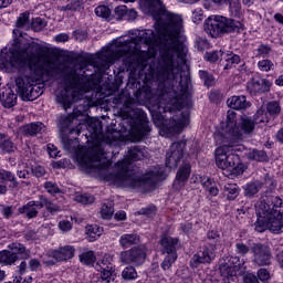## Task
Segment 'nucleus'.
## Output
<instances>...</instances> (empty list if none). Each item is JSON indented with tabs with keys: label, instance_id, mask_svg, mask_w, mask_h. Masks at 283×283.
<instances>
[{
	"label": "nucleus",
	"instance_id": "obj_1",
	"mask_svg": "<svg viewBox=\"0 0 283 283\" xmlns=\"http://www.w3.org/2000/svg\"><path fill=\"white\" fill-rule=\"evenodd\" d=\"M148 6L157 34L154 30H143L130 40H116L103 49L101 56L106 63L124 56L127 72H138L145 85L156 81L159 105H164V112H175V115L167 119L157 113L153 120L167 134H180L189 125V111L182 113L180 109L191 105L189 73L180 74L182 67H187L185 44L180 42L182 15L167 11L160 0H148Z\"/></svg>",
	"mask_w": 283,
	"mask_h": 283
},
{
	"label": "nucleus",
	"instance_id": "obj_2",
	"mask_svg": "<svg viewBox=\"0 0 283 283\" xmlns=\"http://www.w3.org/2000/svg\"><path fill=\"white\" fill-rule=\"evenodd\" d=\"M38 45L34 42L21 43L14 40V45L9 52L0 54V67H25L30 70L29 75L18 76L14 78L18 94L22 101H36L43 94V81L50 78H62L67 90L60 97L63 109L67 111L72 107V103L83 99V91L81 90V77L83 67L78 65L67 66L57 64L50 57H41L36 55Z\"/></svg>",
	"mask_w": 283,
	"mask_h": 283
},
{
	"label": "nucleus",
	"instance_id": "obj_3",
	"mask_svg": "<svg viewBox=\"0 0 283 283\" xmlns=\"http://www.w3.org/2000/svg\"><path fill=\"white\" fill-rule=\"evenodd\" d=\"M147 157V150L143 146H133L122 161H117L118 172L111 175V180L116 187H129L130 189H145V187H156L163 175V170H151L142 179L136 177L134 170L129 169L132 163L143 160Z\"/></svg>",
	"mask_w": 283,
	"mask_h": 283
},
{
	"label": "nucleus",
	"instance_id": "obj_4",
	"mask_svg": "<svg viewBox=\"0 0 283 283\" xmlns=\"http://www.w3.org/2000/svg\"><path fill=\"white\" fill-rule=\"evenodd\" d=\"M87 130L90 132L92 138L97 142L91 148V160L93 163H98L97 167H101V161L103 158H107V147H112V140H114V132L109 130L107 127L106 133H103V122L98 119H90Z\"/></svg>",
	"mask_w": 283,
	"mask_h": 283
},
{
	"label": "nucleus",
	"instance_id": "obj_5",
	"mask_svg": "<svg viewBox=\"0 0 283 283\" xmlns=\"http://www.w3.org/2000/svg\"><path fill=\"white\" fill-rule=\"evenodd\" d=\"M125 114L127 116V123H129V133L135 142H140L145 138L151 127L149 126V119H147V114L140 108H134V99L128 98L124 102Z\"/></svg>",
	"mask_w": 283,
	"mask_h": 283
},
{
	"label": "nucleus",
	"instance_id": "obj_6",
	"mask_svg": "<svg viewBox=\"0 0 283 283\" xmlns=\"http://www.w3.org/2000/svg\"><path fill=\"white\" fill-rule=\"evenodd\" d=\"M78 116H83V111L74 108L72 114L67 116L63 115L60 117V138L63 148L66 151H70V149H72V138L76 140V138H78V135L81 134V129L78 128Z\"/></svg>",
	"mask_w": 283,
	"mask_h": 283
},
{
	"label": "nucleus",
	"instance_id": "obj_7",
	"mask_svg": "<svg viewBox=\"0 0 283 283\" xmlns=\"http://www.w3.org/2000/svg\"><path fill=\"white\" fill-rule=\"evenodd\" d=\"M203 28L205 32L212 39H220L224 34L240 32L242 30V22L223 15H211L206 20Z\"/></svg>",
	"mask_w": 283,
	"mask_h": 283
},
{
	"label": "nucleus",
	"instance_id": "obj_8",
	"mask_svg": "<svg viewBox=\"0 0 283 283\" xmlns=\"http://www.w3.org/2000/svg\"><path fill=\"white\" fill-rule=\"evenodd\" d=\"M261 123L255 122V114L253 118L251 117H242L241 119V128L235 124V113L229 111L227 117V125L223 129L224 136L230 138V140H238L242 138L244 134H251L253 129H255V125H260Z\"/></svg>",
	"mask_w": 283,
	"mask_h": 283
},
{
	"label": "nucleus",
	"instance_id": "obj_9",
	"mask_svg": "<svg viewBox=\"0 0 283 283\" xmlns=\"http://www.w3.org/2000/svg\"><path fill=\"white\" fill-rule=\"evenodd\" d=\"M217 167L222 170L230 171L228 176H240L238 169V157L233 154L232 145H222L214 150Z\"/></svg>",
	"mask_w": 283,
	"mask_h": 283
},
{
	"label": "nucleus",
	"instance_id": "obj_10",
	"mask_svg": "<svg viewBox=\"0 0 283 283\" xmlns=\"http://www.w3.org/2000/svg\"><path fill=\"white\" fill-rule=\"evenodd\" d=\"M282 198L274 196L273 192L265 190L261 196L260 201L256 206L258 216H263V218L272 216H280L282 213Z\"/></svg>",
	"mask_w": 283,
	"mask_h": 283
},
{
	"label": "nucleus",
	"instance_id": "obj_11",
	"mask_svg": "<svg viewBox=\"0 0 283 283\" xmlns=\"http://www.w3.org/2000/svg\"><path fill=\"white\" fill-rule=\"evenodd\" d=\"M9 250L0 251V264L12 266L19 260H30L32 252L23 243L13 242L8 245Z\"/></svg>",
	"mask_w": 283,
	"mask_h": 283
},
{
	"label": "nucleus",
	"instance_id": "obj_12",
	"mask_svg": "<svg viewBox=\"0 0 283 283\" xmlns=\"http://www.w3.org/2000/svg\"><path fill=\"white\" fill-rule=\"evenodd\" d=\"M147 259V247L135 245L129 250L119 253V262L122 264H133V266H142Z\"/></svg>",
	"mask_w": 283,
	"mask_h": 283
},
{
	"label": "nucleus",
	"instance_id": "obj_13",
	"mask_svg": "<svg viewBox=\"0 0 283 283\" xmlns=\"http://www.w3.org/2000/svg\"><path fill=\"white\" fill-rule=\"evenodd\" d=\"M282 112V106L280 102L272 101L269 102L265 106L262 105L255 113V123H269L271 118H277Z\"/></svg>",
	"mask_w": 283,
	"mask_h": 283
},
{
	"label": "nucleus",
	"instance_id": "obj_14",
	"mask_svg": "<svg viewBox=\"0 0 283 283\" xmlns=\"http://www.w3.org/2000/svg\"><path fill=\"white\" fill-rule=\"evenodd\" d=\"M185 147H187L186 140L174 143L170 146L169 151L166 154V167H168V169L178 168V163H180L182 156H185Z\"/></svg>",
	"mask_w": 283,
	"mask_h": 283
},
{
	"label": "nucleus",
	"instance_id": "obj_15",
	"mask_svg": "<svg viewBox=\"0 0 283 283\" xmlns=\"http://www.w3.org/2000/svg\"><path fill=\"white\" fill-rule=\"evenodd\" d=\"M253 253V262L258 266H269L271 264V250L262 243H253L251 247Z\"/></svg>",
	"mask_w": 283,
	"mask_h": 283
},
{
	"label": "nucleus",
	"instance_id": "obj_16",
	"mask_svg": "<svg viewBox=\"0 0 283 283\" xmlns=\"http://www.w3.org/2000/svg\"><path fill=\"white\" fill-rule=\"evenodd\" d=\"M271 81L266 78L253 77L251 81L248 82L247 90L250 95L258 96V94L261 95L271 92Z\"/></svg>",
	"mask_w": 283,
	"mask_h": 283
},
{
	"label": "nucleus",
	"instance_id": "obj_17",
	"mask_svg": "<svg viewBox=\"0 0 283 283\" xmlns=\"http://www.w3.org/2000/svg\"><path fill=\"white\" fill-rule=\"evenodd\" d=\"M216 258V253H213V248H203V251H199L193 254L190 260L191 269H198L200 264H210Z\"/></svg>",
	"mask_w": 283,
	"mask_h": 283
},
{
	"label": "nucleus",
	"instance_id": "obj_18",
	"mask_svg": "<svg viewBox=\"0 0 283 283\" xmlns=\"http://www.w3.org/2000/svg\"><path fill=\"white\" fill-rule=\"evenodd\" d=\"M75 249L72 245H64L52 251L51 255L56 262H65L74 258Z\"/></svg>",
	"mask_w": 283,
	"mask_h": 283
},
{
	"label": "nucleus",
	"instance_id": "obj_19",
	"mask_svg": "<svg viewBox=\"0 0 283 283\" xmlns=\"http://www.w3.org/2000/svg\"><path fill=\"white\" fill-rule=\"evenodd\" d=\"M180 240L178 238L163 237L160 240L161 252L167 253V255H178V243Z\"/></svg>",
	"mask_w": 283,
	"mask_h": 283
},
{
	"label": "nucleus",
	"instance_id": "obj_20",
	"mask_svg": "<svg viewBox=\"0 0 283 283\" xmlns=\"http://www.w3.org/2000/svg\"><path fill=\"white\" fill-rule=\"evenodd\" d=\"M40 201H29L27 205L18 209L19 213L24 214L29 220H32L39 216Z\"/></svg>",
	"mask_w": 283,
	"mask_h": 283
},
{
	"label": "nucleus",
	"instance_id": "obj_21",
	"mask_svg": "<svg viewBox=\"0 0 283 283\" xmlns=\"http://www.w3.org/2000/svg\"><path fill=\"white\" fill-rule=\"evenodd\" d=\"M18 149L19 147H17V144L12 142L10 136H8L7 134L0 133V153L2 155L15 154Z\"/></svg>",
	"mask_w": 283,
	"mask_h": 283
},
{
	"label": "nucleus",
	"instance_id": "obj_22",
	"mask_svg": "<svg viewBox=\"0 0 283 283\" xmlns=\"http://www.w3.org/2000/svg\"><path fill=\"white\" fill-rule=\"evenodd\" d=\"M220 273L222 277H224V283H233L235 282V277L238 275V270L235 266H231L227 263H221L219 266Z\"/></svg>",
	"mask_w": 283,
	"mask_h": 283
},
{
	"label": "nucleus",
	"instance_id": "obj_23",
	"mask_svg": "<svg viewBox=\"0 0 283 283\" xmlns=\"http://www.w3.org/2000/svg\"><path fill=\"white\" fill-rule=\"evenodd\" d=\"M227 105L230 109H247V107H251V103L247 101L244 95L228 98Z\"/></svg>",
	"mask_w": 283,
	"mask_h": 283
},
{
	"label": "nucleus",
	"instance_id": "obj_24",
	"mask_svg": "<svg viewBox=\"0 0 283 283\" xmlns=\"http://www.w3.org/2000/svg\"><path fill=\"white\" fill-rule=\"evenodd\" d=\"M0 101L3 107L10 109L11 107H14V105H17V94H14L11 88H7L4 91L1 90Z\"/></svg>",
	"mask_w": 283,
	"mask_h": 283
},
{
	"label": "nucleus",
	"instance_id": "obj_25",
	"mask_svg": "<svg viewBox=\"0 0 283 283\" xmlns=\"http://www.w3.org/2000/svg\"><path fill=\"white\" fill-rule=\"evenodd\" d=\"M43 129H45V125H43V123L36 122L22 126L21 133L23 136H36V134H41Z\"/></svg>",
	"mask_w": 283,
	"mask_h": 283
},
{
	"label": "nucleus",
	"instance_id": "obj_26",
	"mask_svg": "<svg viewBox=\"0 0 283 283\" xmlns=\"http://www.w3.org/2000/svg\"><path fill=\"white\" fill-rule=\"evenodd\" d=\"M191 174V165L185 164L179 168L176 175V180L174 181V185H182L189 180V176Z\"/></svg>",
	"mask_w": 283,
	"mask_h": 283
},
{
	"label": "nucleus",
	"instance_id": "obj_27",
	"mask_svg": "<svg viewBox=\"0 0 283 283\" xmlns=\"http://www.w3.org/2000/svg\"><path fill=\"white\" fill-rule=\"evenodd\" d=\"M138 242H140V237L136 233L123 234L119 238V247H122V249H129V247H134V244H138Z\"/></svg>",
	"mask_w": 283,
	"mask_h": 283
},
{
	"label": "nucleus",
	"instance_id": "obj_28",
	"mask_svg": "<svg viewBox=\"0 0 283 283\" xmlns=\"http://www.w3.org/2000/svg\"><path fill=\"white\" fill-rule=\"evenodd\" d=\"M39 202H40V209L45 208L49 213L54 216V213H59L61 211V207H59L56 203H53L48 199L45 196L41 195L39 197Z\"/></svg>",
	"mask_w": 283,
	"mask_h": 283
},
{
	"label": "nucleus",
	"instance_id": "obj_29",
	"mask_svg": "<svg viewBox=\"0 0 283 283\" xmlns=\"http://www.w3.org/2000/svg\"><path fill=\"white\" fill-rule=\"evenodd\" d=\"M270 231L272 233H283V216L274 214L270 218Z\"/></svg>",
	"mask_w": 283,
	"mask_h": 283
},
{
	"label": "nucleus",
	"instance_id": "obj_30",
	"mask_svg": "<svg viewBox=\"0 0 283 283\" xmlns=\"http://www.w3.org/2000/svg\"><path fill=\"white\" fill-rule=\"evenodd\" d=\"M260 189H262V181H253L243 186L245 198H253V196L260 192Z\"/></svg>",
	"mask_w": 283,
	"mask_h": 283
},
{
	"label": "nucleus",
	"instance_id": "obj_31",
	"mask_svg": "<svg viewBox=\"0 0 283 283\" xmlns=\"http://www.w3.org/2000/svg\"><path fill=\"white\" fill-rule=\"evenodd\" d=\"M85 8L83 0H74L66 6L60 8V12H81Z\"/></svg>",
	"mask_w": 283,
	"mask_h": 283
},
{
	"label": "nucleus",
	"instance_id": "obj_32",
	"mask_svg": "<svg viewBox=\"0 0 283 283\" xmlns=\"http://www.w3.org/2000/svg\"><path fill=\"white\" fill-rule=\"evenodd\" d=\"M270 220H271L270 216L264 217L262 214H258V220L254 223L255 224V228H254L255 231H258V233H264V231L266 229L270 230Z\"/></svg>",
	"mask_w": 283,
	"mask_h": 283
},
{
	"label": "nucleus",
	"instance_id": "obj_33",
	"mask_svg": "<svg viewBox=\"0 0 283 283\" xmlns=\"http://www.w3.org/2000/svg\"><path fill=\"white\" fill-rule=\"evenodd\" d=\"M223 193L229 200H235L240 196V187L235 184H227L223 188Z\"/></svg>",
	"mask_w": 283,
	"mask_h": 283
},
{
	"label": "nucleus",
	"instance_id": "obj_34",
	"mask_svg": "<svg viewBox=\"0 0 283 283\" xmlns=\"http://www.w3.org/2000/svg\"><path fill=\"white\" fill-rule=\"evenodd\" d=\"M249 158L256 163H269V155L264 150L253 149L249 153Z\"/></svg>",
	"mask_w": 283,
	"mask_h": 283
},
{
	"label": "nucleus",
	"instance_id": "obj_35",
	"mask_svg": "<svg viewBox=\"0 0 283 283\" xmlns=\"http://www.w3.org/2000/svg\"><path fill=\"white\" fill-rule=\"evenodd\" d=\"M223 61H226V65H224V70H231V67H233V65H238V63H240V55L230 53H223Z\"/></svg>",
	"mask_w": 283,
	"mask_h": 283
},
{
	"label": "nucleus",
	"instance_id": "obj_36",
	"mask_svg": "<svg viewBox=\"0 0 283 283\" xmlns=\"http://www.w3.org/2000/svg\"><path fill=\"white\" fill-rule=\"evenodd\" d=\"M101 216L104 220H111L112 216H114V203H104L101 209Z\"/></svg>",
	"mask_w": 283,
	"mask_h": 283
},
{
	"label": "nucleus",
	"instance_id": "obj_37",
	"mask_svg": "<svg viewBox=\"0 0 283 283\" xmlns=\"http://www.w3.org/2000/svg\"><path fill=\"white\" fill-rule=\"evenodd\" d=\"M199 76L203 81L206 87H213L216 85V78L207 71H199Z\"/></svg>",
	"mask_w": 283,
	"mask_h": 283
},
{
	"label": "nucleus",
	"instance_id": "obj_38",
	"mask_svg": "<svg viewBox=\"0 0 283 283\" xmlns=\"http://www.w3.org/2000/svg\"><path fill=\"white\" fill-rule=\"evenodd\" d=\"M224 52L222 51H212L207 52L205 55L206 61H209V63H216V61H223Z\"/></svg>",
	"mask_w": 283,
	"mask_h": 283
},
{
	"label": "nucleus",
	"instance_id": "obj_39",
	"mask_svg": "<svg viewBox=\"0 0 283 283\" xmlns=\"http://www.w3.org/2000/svg\"><path fill=\"white\" fill-rule=\"evenodd\" d=\"M80 262L86 265L94 264V262H96V256L94 255V251H87L80 254Z\"/></svg>",
	"mask_w": 283,
	"mask_h": 283
},
{
	"label": "nucleus",
	"instance_id": "obj_40",
	"mask_svg": "<svg viewBox=\"0 0 283 283\" xmlns=\"http://www.w3.org/2000/svg\"><path fill=\"white\" fill-rule=\"evenodd\" d=\"M123 280H136L138 277V273L134 266H127L122 272Z\"/></svg>",
	"mask_w": 283,
	"mask_h": 283
},
{
	"label": "nucleus",
	"instance_id": "obj_41",
	"mask_svg": "<svg viewBox=\"0 0 283 283\" xmlns=\"http://www.w3.org/2000/svg\"><path fill=\"white\" fill-rule=\"evenodd\" d=\"M45 25V20H43L42 18H34L31 21V30H33L34 32H41V30H43Z\"/></svg>",
	"mask_w": 283,
	"mask_h": 283
},
{
	"label": "nucleus",
	"instance_id": "obj_42",
	"mask_svg": "<svg viewBox=\"0 0 283 283\" xmlns=\"http://www.w3.org/2000/svg\"><path fill=\"white\" fill-rule=\"evenodd\" d=\"M0 180H8L9 182H13L14 187L19 186V182H17V177H14V174L8 170H0Z\"/></svg>",
	"mask_w": 283,
	"mask_h": 283
},
{
	"label": "nucleus",
	"instance_id": "obj_43",
	"mask_svg": "<svg viewBox=\"0 0 283 283\" xmlns=\"http://www.w3.org/2000/svg\"><path fill=\"white\" fill-rule=\"evenodd\" d=\"M176 260H178V255H176V254H174V255L167 254V256L164 259V261L161 263V269L164 271H169L171 269V264H174V262H176Z\"/></svg>",
	"mask_w": 283,
	"mask_h": 283
},
{
	"label": "nucleus",
	"instance_id": "obj_44",
	"mask_svg": "<svg viewBox=\"0 0 283 283\" xmlns=\"http://www.w3.org/2000/svg\"><path fill=\"white\" fill-rule=\"evenodd\" d=\"M262 182V187H265L266 189H270L268 191H270L272 193L273 189H275V180H273V177H271V175L265 174L264 179Z\"/></svg>",
	"mask_w": 283,
	"mask_h": 283
},
{
	"label": "nucleus",
	"instance_id": "obj_45",
	"mask_svg": "<svg viewBox=\"0 0 283 283\" xmlns=\"http://www.w3.org/2000/svg\"><path fill=\"white\" fill-rule=\"evenodd\" d=\"M95 14L96 17H101L102 19H109L112 11L105 6H99L95 8Z\"/></svg>",
	"mask_w": 283,
	"mask_h": 283
},
{
	"label": "nucleus",
	"instance_id": "obj_46",
	"mask_svg": "<svg viewBox=\"0 0 283 283\" xmlns=\"http://www.w3.org/2000/svg\"><path fill=\"white\" fill-rule=\"evenodd\" d=\"M75 200L76 202H81V205H92V202H94V200L96 199L92 195L84 193V195H77L75 197Z\"/></svg>",
	"mask_w": 283,
	"mask_h": 283
},
{
	"label": "nucleus",
	"instance_id": "obj_47",
	"mask_svg": "<svg viewBox=\"0 0 283 283\" xmlns=\"http://www.w3.org/2000/svg\"><path fill=\"white\" fill-rule=\"evenodd\" d=\"M101 272V277L104 282H112V271L113 266H103V270H98Z\"/></svg>",
	"mask_w": 283,
	"mask_h": 283
},
{
	"label": "nucleus",
	"instance_id": "obj_48",
	"mask_svg": "<svg viewBox=\"0 0 283 283\" xmlns=\"http://www.w3.org/2000/svg\"><path fill=\"white\" fill-rule=\"evenodd\" d=\"M101 233H103V230L98 226H86V234L91 238H99Z\"/></svg>",
	"mask_w": 283,
	"mask_h": 283
},
{
	"label": "nucleus",
	"instance_id": "obj_49",
	"mask_svg": "<svg viewBox=\"0 0 283 283\" xmlns=\"http://www.w3.org/2000/svg\"><path fill=\"white\" fill-rule=\"evenodd\" d=\"M195 48H197L199 52H205V50L209 48V40L205 38H197L195 41Z\"/></svg>",
	"mask_w": 283,
	"mask_h": 283
},
{
	"label": "nucleus",
	"instance_id": "obj_50",
	"mask_svg": "<svg viewBox=\"0 0 283 283\" xmlns=\"http://www.w3.org/2000/svg\"><path fill=\"white\" fill-rule=\"evenodd\" d=\"M249 251H251V248L242 242H238L235 243V253H238V255H247V253H249Z\"/></svg>",
	"mask_w": 283,
	"mask_h": 283
},
{
	"label": "nucleus",
	"instance_id": "obj_51",
	"mask_svg": "<svg viewBox=\"0 0 283 283\" xmlns=\"http://www.w3.org/2000/svg\"><path fill=\"white\" fill-rule=\"evenodd\" d=\"M258 66L261 72H271V70H273V62H271V60H262L259 61Z\"/></svg>",
	"mask_w": 283,
	"mask_h": 283
},
{
	"label": "nucleus",
	"instance_id": "obj_52",
	"mask_svg": "<svg viewBox=\"0 0 283 283\" xmlns=\"http://www.w3.org/2000/svg\"><path fill=\"white\" fill-rule=\"evenodd\" d=\"M139 216H146V218H154L156 216V207L150 206L147 208H143L140 211H138Z\"/></svg>",
	"mask_w": 283,
	"mask_h": 283
},
{
	"label": "nucleus",
	"instance_id": "obj_53",
	"mask_svg": "<svg viewBox=\"0 0 283 283\" xmlns=\"http://www.w3.org/2000/svg\"><path fill=\"white\" fill-rule=\"evenodd\" d=\"M44 188L48 191V193H61V189L59 188V186L52 181L45 182Z\"/></svg>",
	"mask_w": 283,
	"mask_h": 283
},
{
	"label": "nucleus",
	"instance_id": "obj_54",
	"mask_svg": "<svg viewBox=\"0 0 283 283\" xmlns=\"http://www.w3.org/2000/svg\"><path fill=\"white\" fill-rule=\"evenodd\" d=\"M28 21H30V13L28 12L21 13L17 20V27L25 28V24L28 23Z\"/></svg>",
	"mask_w": 283,
	"mask_h": 283
},
{
	"label": "nucleus",
	"instance_id": "obj_55",
	"mask_svg": "<svg viewBox=\"0 0 283 283\" xmlns=\"http://www.w3.org/2000/svg\"><path fill=\"white\" fill-rule=\"evenodd\" d=\"M223 264L235 266L237 271H240V258L238 256H230L228 258V261L223 262Z\"/></svg>",
	"mask_w": 283,
	"mask_h": 283
},
{
	"label": "nucleus",
	"instance_id": "obj_56",
	"mask_svg": "<svg viewBox=\"0 0 283 283\" xmlns=\"http://www.w3.org/2000/svg\"><path fill=\"white\" fill-rule=\"evenodd\" d=\"M270 53H271V46L269 45L261 44L258 49V56H263V59L269 56Z\"/></svg>",
	"mask_w": 283,
	"mask_h": 283
},
{
	"label": "nucleus",
	"instance_id": "obj_57",
	"mask_svg": "<svg viewBox=\"0 0 283 283\" xmlns=\"http://www.w3.org/2000/svg\"><path fill=\"white\" fill-rule=\"evenodd\" d=\"M229 8H230V13L233 17H238V14H240V10H241L240 2H235V1L230 2Z\"/></svg>",
	"mask_w": 283,
	"mask_h": 283
},
{
	"label": "nucleus",
	"instance_id": "obj_58",
	"mask_svg": "<svg viewBox=\"0 0 283 283\" xmlns=\"http://www.w3.org/2000/svg\"><path fill=\"white\" fill-rule=\"evenodd\" d=\"M23 237L28 242H33L34 240H39V237H36V232L34 230H27L23 232Z\"/></svg>",
	"mask_w": 283,
	"mask_h": 283
},
{
	"label": "nucleus",
	"instance_id": "obj_59",
	"mask_svg": "<svg viewBox=\"0 0 283 283\" xmlns=\"http://www.w3.org/2000/svg\"><path fill=\"white\" fill-rule=\"evenodd\" d=\"M48 154L51 158H59V148H56V146H54V144H49L48 145Z\"/></svg>",
	"mask_w": 283,
	"mask_h": 283
},
{
	"label": "nucleus",
	"instance_id": "obj_60",
	"mask_svg": "<svg viewBox=\"0 0 283 283\" xmlns=\"http://www.w3.org/2000/svg\"><path fill=\"white\" fill-rule=\"evenodd\" d=\"M258 277L261 280V282H266V280H270L271 273H269L266 269H260L258 271Z\"/></svg>",
	"mask_w": 283,
	"mask_h": 283
},
{
	"label": "nucleus",
	"instance_id": "obj_61",
	"mask_svg": "<svg viewBox=\"0 0 283 283\" xmlns=\"http://www.w3.org/2000/svg\"><path fill=\"white\" fill-rule=\"evenodd\" d=\"M243 283H260V281L258 280V276H255V274L247 273L243 276Z\"/></svg>",
	"mask_w": 283,
	"mask_h": 283
},
{
	"label": "nucleus",
	"instance_id": "obj_62",
	"mask_svg": "<svg viewBox=\"0 0 283 283\" xmlns=\"http://www.w3.org/2000/svg\"><path fill=\"white\" fill-rule=\"evenodd\" d=\"M32 174L35 176V178H43V175L45 174V168L43 166H35L32 168Z\"/></svg>",
	"mask_w": 283,
	"mask_h": 283
},
{
	"label": "nucleus",
	"instance_id": "obj_63",
	"mask_svg": "<svg viewBox=\"0 0 283 283\" xmlns=\"http://www.w3.org/2000/svg\"><path fill=\"white\" fill-rule=\"evenodd\" d=\"M59 229L64 232L72 231V222L65 220L60 221Z\"/></svg>",
	"mask_w": 283,
	"mask_h": 283
},
{
	"label": "nucleus",
	"instance_id": "obj_64",
	"mask_svg": "<svg viewBox=\"0 0 283 283\" xmlns=\"http://www.w3.org/2000/svg\"><path fill=\"white\" fill-rule=\"evenodd\" d=\"M29 269L30 271H39V269H41V261L38 259H31L29 261Z\"/></svg>",
	"mask_w": 283,
	"mask_h": 283
}]
</instances>
